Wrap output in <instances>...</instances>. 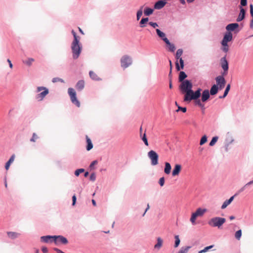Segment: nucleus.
<instances>
[{
    "label": "nucleus",
    "mask_w": 253,
    "mask_h": 253,
    "mask_svg": "<svg viewBox=\"0 0 253 253\" xmlns=\"http://www.w3.org/2000/svg\"><path fill=\"white\" fill-rule=\"evenodd\" d=\"M74 36V40L71 44V49L73 53V58L77 59L80 56L82 51V45L80 43V38L77 36L74 30L72 31Z\"/></svg>",
    "instance_id": "1"
},
{
    "label": "nucleus",
    "mask_w": 253,
    "mask_h": 253,
    "mask_svg": "<svg viewBox=\"0 0 253 253\" xmlns=\"http://www.w3.org/2000/svg\"><path fill=\"white\" fill-rule=\"evenodd\" d=\"M202 89L198 88L195 92H194L192 89L189 90L186 93H185L184 97V101L186 102H190L192 100H197L198 99L201 95Z\"/></svg>",
    "instance_id": "2"
},
{
    "label": "nucleus",
    "mask_w": 253,
    "mask_h": 253,
    "mask_svg": "<svg viewBox=\"0 0 253 253\" xmlns=\"http://www.w3.org/2000/svg\"><path fill=\"white\" fill-rule=\"evenodd\" d=\"M226 221L224 218L215 217L211 218L208 222V224L211 227H217L220 228Z\"/></svg>",
    "instance_id": "3"
},
{
    "label": "nucleus",
    "mask_w": 253,
    "mask_h": 253,
    "mask_svg": "<svg viewBox=\"0 0 253 253\" xmlns=\"http://www.w3.org/2000/svg\"><path fill=\"white\" fill-rule=\"evenodd\" d=\"M192 84L188 80L183 81L180 84L179 88L182 93H186L189 90L192 88Z\"/></svg>",
    "instance_id": "4"
},
{
    "label": "nucleus",
    "mask_w": 253,
    "mask_h": 253,
    "mask_svg": "<svg viewBox=\"0 0 253 253\" xmlns=\"http://www.w3.org/2000/svg\"><path fill=\"white\" fill-rule=\"evenodd\" d=\"M207 211V209L198 208L196 211L192 214L190 221L193 224H195V221L198 216H202Z\"/></svg>",
    "instance_id": "5"
},
{
    "label": "nucleus",
    "mask_w": 253,
    "mask_h": 253,
    "mask_svg": "<svg viewBox=\"0 0 253 253\" xmlns=\"http://www.w3.org/2000/svg\"><path fill=\"white\" fill-rule=\"evenodd\" d=\"M42 90L43 91L40 93L37 94L36 96V98L40 101L42 100L45 96L49 93L48 89L45 87L39 86L37 87V92H39Z\"/></svg>",
    "instance_id": "6"
},
{
    "label": "nucleus",
    "mask_w": 253,
    "mask_h": 253,
    "mask_svg": "<svg viewBox=\"0 0 253 253\" xmlns=\"http://www.w3.org/2000/svg\"><path fill=\"white\" fill-rule=\"evenodd\" d=\"M68 94L70 97L72 102L75 104L77 107L80 106V103L76 97V93L73 88H69L68 89Z\"/></svg>",
    "instance_id": "7"
},
{
    "label": "nucleus",
    "mask_w": 253,
    "mask_h": 253,
    "mask_svg": "<svg viewBox=\"0 0 253 253\" xmlns=\"http://www.w3.org/2000/svg\"><path fill=\"white\" fill-rule=\"evenodd\" d=\"M148 156L151 160L152 165L155 166L158 164L159 156L155 151L153 150L150 151L148 153Z\"/></svg>",
    "instance_id": "8"
},
{
    "label": "nucleus",
    "mask_w": 253,
    "mask_h": 253,
    "mask_svg": "<svg viewBox=\"0 0 253 253\" xmlns=\"http://www.w3.org/2000/svg\"><path fill=\"white\" fill-rule=\"evenodd\" d=\"M121 66L126 68L132 63V60L130 56L127 55H124L121 59Z\"/></svg>",
    "instance_id": "9"
},
{
    "label": "nucleus",
    "mask_w": 253,
    "mask_h": 253,
    "mask_svg": "<svg viewBox=\"0 0 253 253\" xmlns=\"http://www.w3.org/2000/svg\"><path fill=\"white\" fill-rule=\"evenodd\" d=\"M220 64L222 69L224 71L223 73V75H226L227 74L228 70V63L226 58V56L222 57L220 59Z\"/></svg>",
    "instance_id": "10"
},
{
    "label": "nucleus",
    "mask_w": 253,
    "mask_h": 253,
    "mask_svg": "<svg viewBox=\"0 0 253 253\" xmlns=\"http://www.w3.org/2000/svg\"><path fill=\"white\" fill-rule=\"evenodd\" d=\"M54 241L56 245H58L60 243L63 244H67L68 243L67 239L62 236H53Z\"/></svg>",
    "instance_id": "11"
},
{
    "label": "nucleus",
    "mask_w": 253,
    "mask_h": 253,
    "mask_svg": "<svg viewBox=\"0 0 253 253\" xmlns=\"http://www.w3.org/2000/svg\"><path fill=\"white\" fill-rule=\"evenodd\" d=\"M216 82L217 85H219L220 89H222L225 86L226 81L223 77L219 76L216 78Z\"/></svg>",
    "instance_id": "12"
},
{
    "label": "nucleus",
    "mask_w": 253,
    "mask_h": 253,
    "mask_svg": "<svg viewBox=\"0 0 253 253\" xmlns=\"http://www.w3.org/2000/svg\"><path fill=\"white\" fill-rule=\"evenodd\" d=\"M232 40V34L231 32L226 33L224 36L223 39L221 42V44L226 45L228 42L231 41Z\"/></svg>",
    "instance_id": "13"
},
{
    "label": "nucleus",
    "mask_w": 253,
    "mask_h": 253,
    "mask_svg": "<svg viewBox=\"0 0 253 253\" xmlns=\"http://www.w3.org/2000/svg\"><path fill=\"white\" fill-rule=\"evenodd\" d=\"M182 169V167L179 164H176L174 166V167L172 171V175L175 176L178 175Z\"/></svg>",
    "instance_id": "14"
},
{
    "label": "nucleus",
    "mask_w": 253,
    "mask_h": 253,
    "mask_svg": "<svg viewBox=\"0 0 253 253\" xmlns=\"http://www.w3.org/2000/svg\"><path fill=\"white\" fill-rule=\"evenodd\" d=\"M210 92L209 90H204L202 94L201 100L203 102H205L208 100L210 98Z\"/></svg>",
    "instance_id": "15"
},
{
    "label": "nucleus",
    "mask_w": 253,
    "mask_h": 253,
    "mask_svg": "<svg viewBox=\"0 0 253 253\" xmlns=\"http://www.w3.org/2000/svg\"><path fill=\"white\" fill-rule=\"evenodd\" d=\"M246 11L245 10L242 8H240V12L237 18V22H240L243 20L245 18Z\"/></svg>",
    "instance_id": "16"
},
{
    "label": "nucleus",
    "mask_w": 253,
    "mask_h": 253,
    "mask_svg": "<svg viewBox=\"0 0 253 253\" xmlns=\"http://www.w3.org/2000/svg\"><path fill=\"white\" fill-rule=\"evenodd\" d=\"M165 41V43L167 44L169 51L171 52H173L175 50V47L174 44L170 43L169 40H166Z\"/></svg>",
    "instance_id": "17"
},
{
    "label": "nucleus",
    "mask_w": 253,
    "mask_h": 253,
    "mask_svg": "<svg viewBox=\"0 0 253 253\" xmlns=\"http://www.w3.org/2000/svg\"><path fill=\"white\" fill-rule=\"evenodd\" d=\"M166 2L163 0H159L154 5V8L156 9H160L166 5Z\"/></svg>",
    "instance_id": "18"
},
{
    "label": "nucleus",
    "mask_w": 253,
    "mask_h": 253,
    "mask_svg": "<svg viewBox=\"0 0 253 253\" xmlns=\"http://www.w3.org/2000/svg\"><path fill=\"white\" fill-rule=\"evenodd\" d=\"M239 24L238 23H231L228 24L226 27V29L228 31H233L236 28H238Z\"/></svg>",
    "instance_id": "19"
},
{
    "label": "nucleus",
    "mask_w": 253,
    "mask_h": 253,
    "mask_svg": "<svg viewBox=\"0 0 253 253\" xmlns=\"http://www.w3.org/2000/svg\"><path fill=\"white\" fill-rule=\"evenodd\" d=\"M156 33L158 35V36L164 41L165 42H166V40H168L166 36V34L162 32L159 29H156Z\"/></svg>",
    "instance_id": "20"
},
{
    "label": "nucleus",
    "mask_w": 253,
    "mask_h": 253,
    "mask_svg": "<svg viewBox=\"0 0 253 253\" xmlns=\"http://www.w3.org/2000/svg\"><path fill=\"white\" fill-rule=\"evenodd\" d=\"M235 196V195H234V196L231 197L229 199L225 201L224 202V203H223L221 208L222 209H225L233 201Z\"/></svg>",
    "instance_id": "21"
},
{
    "label": "nucleus",
    "mask_w": 253,
    "mask_h": 253,
    "mask_svg": "<svg viewBox=\"0 0 253 253\" xmlns=\"http://www.w3.org/2000/svg\"><path fill=\"white\" fill-rule=\"evenodd\" d=\"M7 234L8 237L11 239H15L18 238L20 234L15 232H7Z\"/></svg>",
    "instance_id": "22"
},
{
    "label": "nucleus",
    "mask_w": 253,
    "mask_h": 253,
    "mask_svg": "<svg viewBox=\"0 0 253 253\" xmlns=\"http://www.w3.org/2000/svg\"><path fill=\"white\" fill-rule=\"evenodd\" d=\"M76 88L78 90H82L84 87V82L83 80L79 81L76 84Z\"/></svg>",
    "instance_id": "23"
},
{
    "label": "nucleus",
    "mask_w": 253,
    "mask_h": 253,
    "mask_svg": "<svg viewBox=\"0 0 253 253\" xmlns=\"http://www.w3.org/2000/svg\"><path fill=\"white\" fill-rule=\"evenodd\" d=\"M164 169V172L166 174H169L170 173L171 167L170 164L168 162H166Z\"/></svg>",
    "instance_id": "24"
},
{
    "label": "nucleus",
    "mask_w": 253,
    "mask_h": 253,
    "mask_svg": "<svg viewBox=\"0 0 253 253\" xmlns=\"http://www.w3.org/2000/svg\"><path fill=\"white\" fill-rule=\"evenodd\" d=\"M86 140L87 143L86 150L89 151L93 148V144L91 140L87 135L86 136Z\"/></svg>",
    "instance_id": "25"
},
{
    "label": "nucleus",
    "mask_w": 253,
    "mask_h": 253,
    "mask_svg": "<svg viewBox=\"0 0 253 253\" xmlns=\"http://www.w3.org/2000/svg\"><path fill=\"white\" fill-rule=\"evenodd\" d=\"M41 239L42 242L48 243L52 241L51 239H53V236H45L41 237Z\"/></svg>",
    "instance_id": "26"
},
{
    "label": "nucleus",
    "mask_w": 253,
    "mask_h": 253,
    "mask_svg": "<svg viewBox=\"0 0 253 253\" xmlns=\"http://www.w3.org/2000/svg\"><path fill=\"white\" fill-rule=\"evenodd\" d=\"M179 60L180 64V67H179L177 61L175 63L176 68L177 71H179L180 69H183V68H184V61H183V60L182 58H180V59H179Z\"/></svg>",
    "instance_id": "27"
},
{
    "label": "nucleus",
    "mask_w": 253,
    "mask_h": 253,
    "mask_svg": "<svg viewBox=\"0 0 253 253\" xmlns=\"http://www.w3.org/2000/svg\"><path fill=\"white\" fill-rule=\"evenodd\" d=\"M90 77L93 80L99 81L100 80L98 75L93 71H90L89 73Z\"/></svg>",
    "instance_id": "28"
},
{
    "label": "nucleus",
    "mask_w": 253,
    "mask_h": 253,
    "mask_svg": "<svg viewBox=\"0 0 253 253\" xmlns=\"http://www.w3.org/2000/svg\"><path fill=\"white\" fill-rule=\"evenodd\" d=\"M14 159H15V155H12L11 156V157L9 159V160L8 161V162L5 164V169L6 170H8L9 169V167H10L11 164L14 161Z\"/></svg>",
    "instance_id": "29"
},
{
    "label": "nucleus",
    "mask_w": 253,
    "mask_h": 253,
    "mask_svg": "<svg viewBox=\"0 0 253 253\" xmlns=\"http://www.w3.org/2000/svg\"><path fill=\"white\" fill-rule=\"evenodd\" d=\"M163 242V240L160 237H158L157 238V243L154 246L155 249L159 250L162 246Z\"/></svg>",
    "instance_id": "30"
},
{
    "label": "nucleus",
    "mask_w": 253,
    "mask_h": 253,
    "mask_svg": "<svg viewBox=\"0 0 253 253\" xmlns=\"http://www.w3.org/2000/svg\"><path fill=\"white\" fill-rule=\"evenodd\" d=\"M217 92H218L217 86L215 84L213 85L211 88V90H210L211 94L212 95H215L217 93Z\"/></svg>",
    "instance_id": "31"
},
{
    "label": "nucleus",
    "mask_w": 253,
    "mask_h": 253,
    "mask_svg": "<svg viewBox=\"0 0 253 253\" xmlns=\"http://www.w3.org/2000/svg\"><path fill=\"white\" fill-rule=\"evenodd\" d=\"M187 77V75L185 74V72L183 71H181L179 73V81L181 83H182L183 81H184V79Z\"/></svg>",
    "instance_id": "32"
},
{
    "label": "nucleus",
    "mask_w": 253,
    "mask_h": 253,
    "mask_svg": "<svg viewBox=\"0 0 253 253\" xmlns=\"http://www.w3.org/2000/svg\"><path fill=\"white\" fill-rule=\"evenodd\" d=\"M154 11V10L152 8L146 7L144 11V13L145 16H149L151 15Z\"/></svg>",
    "instance_id": "33"
},
{
    "label": "nucleus",
    "mask_w": 253,
    "mask_h": 253,
    "mask_svg": "<svg viewBox=\"0 0 253 253\" xmlns=\"http://www.w3.org/2000/svg\"><path fill=\"white\" fill-rule=\"evenodd\" d=\"M149 20V18H143L140 23H139V24H140V27H141V28H143L145 26V24Z\"/></svg>",
    "instance_id": "34"
},
{
    "label": "nucleus",
    "mask_w": 253,
    "mask_h": 253,
    "mask_svg": "<svg viewBox=\"0 0 253 253\" xmlns=\"http://www.w3.org/2000/svg\"><path fill=\"white\" fill-rule=\"evenodd\" d=\"M182 53H183V50L182 49H178L177 50L176 53V55H175L176 59L177 60H178L180 58H182L181 57V56L182 55Z\"/></svg>",
    "instance_id": "35"
},
{
    "label": "nucleus",
    "mask_w": 253,
    "mask_h": 253,
    "mask_svg": "<svg viewBox=\"0 0 253 253\" xmlns=\"http://www.w3.org/2000/svg\"><path fill=\"white\" fill-rule=\"evenodd\" d=\"M230 89V84H228L226 87V89L224 91L223 95L222 96H220L219 98H221L225 97L227 96V95L228 94Z\"/></svg>",
    "instance_id": "36"
},
{
    "label": "nucleus",
    "mask_w": 253,
    "mask_h": 253,
    "mask_svg": "<svg viewBox=\"0 0 253 253\" xmlns=\"http://www.w3.org/2000/svg\"><path fill=\"white\" fill-rule=\"evenodd\" d=\"M191 248V247H186L182 248L178 253H187L189 249Z\"/></svg>",
    "instance_id": "37"
},
{
    "label": "nucleus",
    "mask_w": 253,
    "mask_h": 253,
    "mask_svg": "<svg viewBox=\"0 0 253 253\" xmlns=\"http://www.w3.org/2000/svg\"><path fill=\"white\" fill-rule=\"evenodd\" d=\"M213 245H211L208 247H206L203 250L200 251L198 253H204L208 252L210 249L212 248Z\"/></svg>",
    "instance_id": "38"
},
{
    "label": "nucleus",
    "mask_w": 253,
    "mask_h": 253,
    "mask_svg": "<svg viewBox=\"0 0 253 253\" xmlns=\"http://www.w3.org/2000/svg\"><path fill=\"white\" fill-rule=\"evenodd\" d=\"M39 138V136L36 133H33L32 138L30 139V141L32 142H35L36 140Z\"/></svg>",
    "instance_id": "39"
},
{
    "label": "nucleus",
    "mask_w": 253,
    "mask_h": 253,
    "mask_svg": "<svg viewBox=\"0 0 253 253\" xmlns=\"http://www.w3.org/2000/svg\"><path fill=\"white\" fill-rule=\"evenodd\" d=\"M241 236H242V230H239L236 232L235 234V237L237 240H239L241 238Z\"/></svg>",
    "instance_id": "40"
},
{
    "label": "nucleus",
    "mask_w": 253,
    "mask_h": 253,
    "mask_svg": "<svg viewBox=\"0 0 253 253\" xmlns=\"http://www.w3.org/2000/svg\"><path fill=\"white\" fill-rule=\"evenodd\" d=\"M218 138V137L217 136L213 137L210 143V145L211 146H213L215 144V143L217 142Z\"/></svg>",
    "instance_id": "41"
},
{
    "label": "nucleus",
    "mask_w": 253,
    "mask_h": 253,
    "mask_svg": "<svg viewBox=\"0 0 253 253\" xmlns=\"http://www.w3.org/2000/svg\"><path fill=\"white\" fill-rule=\"evenodd\" d=\"M142 13H143V11H142V7H141L139 10H138L137 12V14H136V18H137V20H139L140 17L142 16Z\"/></svg>",
    "instance_id": "42"
},
{
    "label": "nucleus",
    "mask_w": 253,
    "mask_h": 253,
    "mask_svg": "<svg viewBox=\"0 0 253 253\" xmlns=\"http://www.w3.org/2000/svg\"><path fill=\"white\" fill-rule=\"evenodd\" d=\"M34 61V59L33 58H29L27 60L23 61V63L28 65V66H30L32 63Z\"/></svg>",
    "instance_id": "43"
},
{
    "label": "nucleus",
    "mask_w": 253,
    "mask_h": 253,
    "mask_svg": "<svg viewBox=\"0 0 253 253\" xmlns=\"http://www.w3.org/2000/svg\"><path fill=\"white\" fill-rule=\"evenodd\" d=\"M175 241L174 247L176 248L179 246L180 241V239H179L178 235H176L175 236Z\"/></svg>",
    "instance_id": "44"
},
{
    "label": "nucleus",
    "mask_w": 253,
    "mask_h": 253,
    "mask_svg": "<svg viewBox=\"0 0 253 253\" xmlns=\"http://www.w3.org/2000/svg\"><path fill=\"white\" fill-rule=\"evenodd\" d=\"M207 141V137L206 135H204L201 138L200 142V144L201 145H202L204 144H205Z\"/></svg>",
    "instance_id": "45"
},
{
    "label": "nucleus",
    "mask_w": 253,
    "mask_h": 253,
    "mask_svg": "<svg viewBox=\"0 0 253 253\" xmlns=\"http://www.w3.org/2000/svg\"><path fill=\"white\" fill-rule=\"evenodd\" d=\"M141 139L143 140V141L144 142L146 146H148V142L147 139L146 138V136L145 133H144L143 134V136L141 137Z\"/></svg>",
    "instance_id": "46"
},
{
    "label": "nucleus",
    "mask_w": 253,
    "mask_h": 253,
    "mask_svg": "<svg viewBox=\"0 0 253 253\" xmlns=\"http://www.w3.org/2000/svg\"><path fill=\"white\" fill-rule=\"evenodd\" d=\"M195 100V103L196 105H197L198 106H199V107H200L201 108L204 107V104H203L201 103V101L200 100L197 99V100Z\"/></svg>",
    "instance_id": "47"
},
{
    "label": "nucleus",
    "mask_w": 253,
    "mask_h": 253,
    "mask_svg": "<svg viewBox=\"0 0 253 253\" xmlns=\"http://www.w3.org/2000/svg\"><path fill=\"white\" fill-rule=\"evenodd\" d=\"M84 169H77L75 172V174L76 175V176H79V174L81 173H82L84 171Z\"/></svg>",
    "instance_id": "48"
},
{
    "label": "nucleus",
    "mask_w": 253,
    "mask_h": 253,
    "mask_svg": "<svg viewBox=\"0 0 253 253\" xmlns=\"http://www.w3.org/2000/svg\"><path fill=\"white\" fill-rule=\"evenodd\" d=\"M165 178L164 177H162L160 178L159 180V183L160 184V185L162 187L164 185V184H165Z\"/></svg>",
    "instance_id": "49"
},
{
    "label": "nucleus",
    "mask_w": 253,
    "mask_h": 253,
    "mask_svg": "<svg viewBox=\"0 0 253 253\" xmlns=\"http://www.w3.org/2000/svg\"><path fill=\"white\" fill-rule=\"evenodd\" d=\"M222 45L223 46L222 50L225 52H227L229 50L228 43H226V45L222 44Z\"/></svg>",
    "instance_id": "50"
},
{
    "label": "nucleus",
    "mask_w": 253,
    "mask_h": 253,
    "mask_svg": "<svg viewBox=\"0 0 253 253\" xmlns=\"http://www.w3.org/2000/svg\"><path fill=\"white\" fill-rule=\"evenodd\" d=\"M52 82L53 83H56L58 82H60L61 83H64V81L62 79L59 78H54L52 79Z\"/></svg>",
    "instance_id": "51"
},
{
    "label": "nucleus",
    "mask_w": 253,
    "mask_h": 253,
    "mask_svg": "<svg viewBox=\"0 0 253 253\" xmlns=\"http://www.w3.org/2000/svg\"><path fill=\"white\" fill-rule=\"evenodd\" d=\"M180 110L182 111L183 113H185L186 111V108L178 106V109L176 110V111L178 112Z\"/></svg>",
    "instance_id": "52"
},
{
    "label": "nucleus",
    "mask_w": 253,
    "mask_h": 253,
    "mask_svg": "<svg viewBox=\"0 0 253 253\" xmlns=\"http://www.w3.org/2000/svg\"><path fill=\"white\" fill-rule=\"evenodd\" d=\"M90 180L92 181H94L95 180V179H96V175H95V174L94 173H92L91 174L90 176Z\"/></svg>",
    "instance_id": "53"
},
{
    "label": "nucleus",
    "mask_w": 253,
    "mask_h": 253,
    "mask_svg": "<svg viewBox=\"0 0 253 253\" xmlns=\"http://www.w3.org/2000/svg\"><path fill=\"white\" fill-rule=\"evenodd\" d=\"M149 24L150 25H151L152 27H153V28H155L156 27H158V24L157 23H156V22H150L149 23Z\"/></svg>",
    "instance_id": "54"
},
{
    "label": "nucleus",
    "mask_w": 253,
    "mask_h": 253,
    "mask_svg": "<svg viewBox=\"0 0 253 253\" xmlns=\"http://www.w3.org/2000/svg\"><path fill=\"white\" fill-rule=\"evenodd\" d=\"M240 3L242 6H246L247 4V0H241Z\"/></svg>",
    "instance_id": "55"
},
{
    "label": "nucleus",
    "mask_w": 253,
    "mask_h": 253,
    "mask_svg": "<svg viewBox=\"0 0 253 253\" xmlns=\"http://www.w3.org/2000/svg\"><path fill=\"white\" fill-rule=\"evenodd\" d=\"M250 9L251 16H253V5L252 4L250 5Z\"/></svg>",
    "instance_id": "56"
},
{
    "label": "nucleus",
    "mask_w": 253,
    "mask_h": 253,
    "mask_svg": "<svg viewBox=\"0 0 253 253\" xmlns=\"http://www.w3.org/2000/svg\"><path fill=\"white\" fill-rule=\"evenodd\" d=\"M72 201H73L72 205L74 206L76 202V196L75 195H73V196L72 197Z\"/></svg>",
    "instance_id": "57"
},
{
    "label": "nucleus",
    "mask_w": 253,
    "mask_h": 253,
    "mask_svg": "<svg viewBox=\"0 0 253 253\" xmlns=\"http://www.w3.org/2000/svg\"><path fill=\"white\" fill-rule=\"evenodd\" d=\"M97 163V161H93V162L91 163V164H90V168L91 169H92V168H93V166H94L95 165H96Z\"/></svg>",
    "instance_id": "58"
},
{
    "label": "nucleus",
    "mask_w": 253,
    "mask_h": 253,
    "mask_svg": "<svg viewBox=\"0 0 253 253\" xmlns=\"http://www.w3.org/2000/svg\"><path fill=\"white\" fill-rule=\"evenodd\" d=\"M42 252L44 253H46L48 252L47 248L46 247H44L42 248Z\"/></svg>",
    "instance_id": "59"
},
{
    "label": "nucleus",
    "mask_w": 253,
    "mask_h": 253,
    "mask_svg": "<svg viewBox=\"0 0 253 253\" xmlns=\"http://www.w3.org/2000/svg\"><path fill=\"white\" fill-rule=\"evenodd\" d=\"M7 62H8V64H9V67H10L11 69H12V67H13V65H12V63H11V61H10L9 59H7Z\"/></svg>",
    "instance_id": "60"
},
{
    "label": "nucleus",
    "mask_w": 253,
    "mask_h": 253,
    "mask_svg": "<svg viewBox=\"0 0 253 253\" xmlns=\"http://www.w3.org/2000/svg\"><path fill=\"white\" fill-rule=\"evenodd\" d=\"M149 208H150V206H149V204H147V208H146V210H145V211L144 213H143V216H144V215H145V213H146V211H147L149 209Z\"/></svg>",
    "instance_id": "61"
},
{
    "label": "nucleus",
    "mask_w": 253,
    "mask_h": 253,
    "mask_svg": "<svg viewBox=\"0 0 253 253\" xmlns=\"http://www.w3.org/2000/svg\"><path fill=\"white\" fill-rule=\"evenodd\" d=\"M252 184H253V180H252V181H251L249 182L248 183H247L245 185V186H248V185H250Z\"/></svg>",
    "instance_id": "62"
},
{
    "label": "nucleus",
    "mask_w": 253,
    "mask_h": 253,
    "mask_svg": "<svg viewBox=\"0 0 253 253\" xmlns=\"http://www.w3.org/2000/svg\"><path fill=\"white\" fill-rule=\"evenodd\" d=\"M169 88H170V89H171L172 88V83H171V80H169Z\"/></svg>",
    "instance_id": "63"
},
{
    "label": "nucleus",
    "mask_w": 253,
    "mask_h": 253,
    "mask_svg": "<svg viewBox=\"0 0 253 253\" xmlns=\"http://www.w3.org/2000/svg\"><path fill=\"white\" fill-rule=\"evenodd\" d=\"M78 29H79V30L80 32L82 34L84 35V32L83 31V30H82L80 27H79V28H78Z\"/></svg>",
    "instance_id": "64"
}]
</instances>
